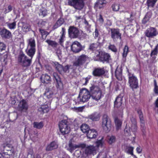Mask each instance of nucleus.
I'll list each match as a JSON object with an SVG mask.
<instances>
[{
	"mask_svg": "<svg viewBox=\"0 0 158 158\" xmlns=\"http://www.w3.org/2000/svg\"><path fill=\"white\" fill-rule=\"evenodd\" d=\"M129 52V47L127 45H126L123 49L122 56L123 58L126 60V57Z\"/></svg>",
	"mask_w": 158,
	"mask_h": 158,
	"instance_id": "obj_39",
	"label": "nucleus"
},
{
	"mask_svg": "<svg viewBox=\"0 0 158 158\" xmlns=\"http://www.w3.org/2000/svg\"><path fill=\"white\" fill-rule=\"evenodd\" d=\"M111 126V122L109 117L107 114H104L102 116V126L103 129L106 131H109Z\"/></svg>",
	"mask_w": 158,
	"mask_h": 158,
	"instance_id": "obj_6",
	"label": "nucleus"
},
{
	"mask_svg": "<svg viewBox=\"0 0 158 158\" xmlns=\"http://www.w3.org/2000/svg\"><path fill=\"white\" fill-rule=\"evenodd\" d=\"M5 44L3 42H0V51L5 50Z\"/></svg>",
	"mask_w": 158,
	"mask_h": 158,
	"instance_id": "obj_51",
	"label": "nucleus"
},
{
	"mask_svg": "<svg viewBox=\"0 0 158 158\" xmlns=\"http://www.w3.org/2000/svg\"><path fill=\"white\" fill-rule=\"evenodd\" d=\"M128 83L129 86L132 89H137L139 87L138 80L133 74L131 76V74H128Z\"/></svg>",
	"mask_w": 158,
	"mask_h": 158,
	"instance_id": "obj_7",
	"label": "nucleus"
},
{
	"mask_svg": "<svg viewBox=\"0 0 158 158\" xmlns=\"http://www.w3.org/2000/svg\"><path fill=\"white\" fill-rule=\"evenodd\" d=\"M7 25L10 29H14L16 27V22L14 21L12 23H8Z\"/></svg>",
	"mask_w": 158,
	"mask_h": 158,
	"instance_id": "obj_45",
	"label": "nucleus"
},
{
	"mask_svg": "<svg viewBox=\"0 0 158 158\" xmlns=\"http://www.w3.org/2000/svg\"><path fill=\"white\" fill-rule=\"evenodd\" d=\"M34 127L35 128H38L40 127V123L34 122L33 123Z\"/></svg>",
	"mask_w": 158,
	"mask_h": 158,
	"instance_id": "obj_61",
	"label": "nucleus"
},
{
	"mask_svg": "<svg viewBox=\"0 0 158 158\" xmlns=\"http://www.w3.org/2000/svg\"><path fill=\"white\" fill-rule=\"evenodd\" d=\"M114 122L116 126V130H118L121 127L122 123V121L119 119L117 117H116L115 118Z\"/></svg>",
	"mask_w": 158,
	"mask_h": 158,
	"instance_id": "obj_37",
	"label": "nucleus"
},
{
	"mask_svg": "<svg viewBox=\"0 0 158 158\" xmlns=\"http://www.w3.org/2000/svg\"><path fill=\"white\" fill-rule=\"evenodd\" d=\"M12 10V6L10 5L8 6V10L6 9L4 11V13L6 14L10 12Z\"/></svg>",
	"mask_w": 158,
	"mask_h": 158,
	"instance_id": "obj_57",
	"label": "nucleus"
},
{
	"mask_svg": "<svg viewBox=\"0 0 158 158\" xmlns=\"http://www.w3.org/2000/svg\"><path fill=\"white\" fill-rule=\"evenodd\" d=\"M158 53V43L155 47L154 49L152 50L150 53V56L152 57L153 62L156 60Z\"/></svg>",
	"mask_w": 158,
	"mask_h": 158,
	"instance_id": "obj_24",
	"label": "nucleus"
},
{
	"mask_svg": "<svg viewBox=\"0 0 158 158\" xmlns=\"http://www.w3.org/2000/svg\"><path fill=\"white\" fill-rule=\"evenodd\" d=\"M80 129L83 133H86L90 129L89 126L85 124H83L81 126Z\"/></svg>",
	"mask_w": 158,
	"mask_h": 158,
	"instance_id": "obj_38",
	"label": "nucleus"
},
{
	"mask_svg": "<svg viewBox=\"0 0 158 158\" xmlns=\"http://www.w3.org/2000/svg\"><path fill=\"white\" fill-rule=\"evenodd\" d=\"M58 144L56 141H54L52 142L50 144L48 145L46 150L47 151H50L57 148Z\"/></svg>",
	"mask_w": 158,
	"mask_h": 158,
	"instance_id": "obj_20",
	"label": "nucleus"
},
{
	"mask_svg": "<svg viewBox=\"0 0 158 158\" xmlns=\"http://www.w3.org/2000/svg\"><path fill=\"white\" fill-rule=\"evenodd\" d=\"M65 29L64 27H62L61 31L60 32V33L61 34V35L60 39H59V43L61 46H63V43L64 41V39L65 37Z\"/></svg>",
	"mask_w": 158,
	"mask_h": 158,
	"instance_id": "obj_25",
	"label": "nucleus"
},
{
	"mask_svg": "<svg viewBox=\"0 0 158 158\" xmlns=\"http://www.w3.org/2000/svg\"><path fill=\"white\" fill-rule=\"evenodd\" d=\"M42 15L43 16V17H44L47 15V11L45 9L42 11L41 12Z\"/></svg>",
	"mask_w": 158,
	"mask_h": 158,
	"instance_id": "obj_60",
	"label": "nucleus"
},
{
	"mask_svg": "<svg viewBox=\"0 0 158 158\" xmlns=\"http://www.w3.org/2000/svg\"><path fill=\"white\" fill-rule=\"evenodd\" d=\"M137 112L140 119L141 129L142 131L143 135H145L146 134V127L145 126V121L143 112L142 110L140 109H137Z\"/></svg>",
	"mask_w": 158,
	"mask_h": 158,
	"instance_id": "obj_11",
	"label": "nucleus"
},
{
	"mask_svg": "<svg viewBox=\"0 0 158 158\" xmlns=\"http://www.w3.org/2000/svg\"><path fill=\"white\" fill-rule=\"evenodd\" d=\"M44 95L48 99H51L52 98L53 93L49 88H47L44 93Z\"/></svg>",
	"mask_w": 158,
	"mask_h": 158,
	"instance_id": "obj_26",
	"label": "nucleus"
},
{
	"mask_svg": "<svg viewBox=\"0 0 158 158\" xmlns=\"http://www.w3.org/2000/svg\"><path fill=\"white\" fill-rule=\"evenodd\" d=\"M136 151L138 153H140L142 152V149L141 148L140 146H139L136 148Z\"/></svg>",
	"mask_w": 158,
	"mask_h": 158,
	"instance_id": "obj_63",
	"label": "nucleus"
},
{
	"mask_svg": "<svg viewBox=\"0 0 158 158\" xmlns=\"http://www.w3.org/2000/svg\"><path fill=\"white\" fill-rule=\"evenodd\" d=\"M18 107L19 110L21 111L27 110L28 109V106L26 100L23 99L20 101Z\"/></svg>",
	"mask_w": 158,
	"mask_h": 158,
	"instance_id": "obj_18",
	"label": "nucleus"
},
{
	"mask_svg": "<svg viewBox=\"0 0 158 158\" xmlns=\"http://www.w3.org/2000/svg\"><path fill=\"white\" fill-rule=\"evenodd\" d=\"M92 98L96 101H98L103 96L102 92L98 87L92 85L89 87Z\"/></svg>",
	"mask_w": 158,
	"mask_h": 158,
	"instance_id": "obj_1",
	"label": "nucleus"
},
{
	"mask_svg": "<svg viewBox=\"0 0 158 158\" xmlns=\"http://www.w3.org/2000/svg\"><path fill=\"white\" fill-rule=\"evenodd\" d=\"M69 36L71 38H76L80 34L78 29L74 26H70L68 30Z\"/></svg>",
	"mask_w": 158,
	"mask_h": 158,
	"instance_id": "obj_8",
	"label": "nucleus"
},
{
	"mask_svg": "<svg viewBox=\"0 0 158 158\" xmlns=\"http://www.w3.org/2000/svg\"><path fill=\"white\" fill-rule=\"evenodd\" d=\"M98 150L94 146L90 145L87 147L85 150V154L87 155H96Z\"/></svg>",
	"mask_w": 158,
	"mask_h": 158,
	"instance_id": "obj_16",
	"label": "nucleus"
},
{
	"mask_svg": "<svg viewBox=\"0 0 158 158\" xmlns=\"http://www.w3.org/2000/svg\"><path fill=\"white\" fill-rule=\"evenodd\" d=\"M115 76L116 78L119 81L122 79V70L121 69H116L115 73Z\"/></svg>",
	"mask_w": 158,
	"mask_h": 158,
	"instance_id": "obj_34",
	"label": "nucleus"
},
{
	"mask_svg": "<svg viewBox=\"0 0 158 158\" xmlns=\"http://www.w3.org/2000/svg\"><path fill=\"white\" fill-rule=\"evenodd\" d=\"M60 130L63 135L68 134L70 131V127L67 120H63L59 124Z\"/></svg>",
	"mask_w": 158,
	"mask_h": 158,
	"instance_id": "obj_5",
	"label": "nucleus"
},
{
	"mask_svg": "<svg viewBox=\"0 0 158 158\" xmlns=\"http://www.w3.org/2000/svg\"><path fill=\"white\" fill-rule=\"evenodd\" d=\"M11 147V145L7 142L3 143L2 144L1 146V147L3 148L4 150H6L7 151L10 150V149H8L7 148H10Z\"/></svg>",
	"mask_w": 158,
	"mask_h": 158,
	"instance_id": "obj_43",
	"label": "nucleus"
},
{
	"mask_svg": "<svg viewBox=\"0 0 158 158\" xmlns=\"http://www.w3.org/2000/svg\"><path fill=\"white\" fill-rule=\"evenodd\" d=\"M95 44L94 43H92L90 45L89 49L91 51H94L96 49V47H95Z\"/></svg>",
	"mask_w": 158,
	"mask_h": 158,
	"instance_id": "obj_56",
	"label": "nucleus"
},
{
	"mask_svg": "<svg viewBox=\"0 0 158 158\" xmlns=\"http://www.w3.org/2000/svg\"><path fill=\"white\" fill-rule=\"evenodd\" d=\"M27 55L31 57V59L35 52V48H27L26 50Z\"/></svg>",
	"mask_w": 158,
	"mask_h": 158,
	"instance_id": "obj_30",
	"label": "nucleus"
},
{
	"mask_svg": "<svg viewBox=\"0 0 158 158\" xmlns=\"http://www.w3.org/2000/svg\"><path fill=\"white\" fill-rule=\"evenodd\" d=\"M87 137L90 139L96 138L98 135V133L94 129H89L86 133Z\"/></svg>",
	"mask_w": 158,
	"mask_h": 158,
	"instance_id": "obj_21",
	"label": "nucleus"
},
{
	"mask_svg": "<svg viewBox=\"0 0 158 158\" xmlns=\"http://www.w3.org/2000/svg\"><path fill=\"white\" fill-rule=\"evenodd\" d=\"M84 23L85 25V27L87 28V29H89L90 28L91 25L89 24L88 22L85 19Z\"/></svg>",
	"mask_w": 158,
	"mask_h": 158,
	"instance_id": "obj_58",
	"label": "nucleus"
},
{
	"mask_svg": "<svg viewBox=\"0 0 158 158\" xmlns=\"http://www.w3.org/2000/svg\"><path fill=\"white\" fill-rule=\"evenodd\" d=\"M108 48L113 52H116L117 51V48L114 45L110 44Z\"/></svg>",
	"mask_w": 158,
	"mask_h": 158,
	"instance_id": "obj_46",
	"label": "nucleus"
},
{
	"mask_svg": "<svg viewBox=\"0 0 158 158\" xmlns=\"http://www.w3.org/2000/svg\"><path fill=\"white\" fill-rule=\"evenodd\" d=\"M69 151L72 153L73 151L77 148H79L80 146L79 145H74L71 141H70L69 145Z\"/></svg>",
	"mask_w": 158,
	"mask_h": 158,
	"instance_id": "obj_35",
	"label": "nucleus"
},
{
	"mask_svg": "<svg viewBox=\"0 0 158 158\" xmlns=\"http://www.w3.org/2000/svg\"><path fill=\"white\" fill-rule=\"evenodd\" d=\"M154 92L156 94L158 95V86L157 85L156 80H154Z\"/></svg>",
	"mask_w": 158,
	"mask_h": 158,
	"instance_id": "obj_48",
	"label": "nucleus"
},
{
	"mask_svg": "<svg viewBox=\"0 0 158 158\" xmlns=\"http://www.w3.org/2000/svg\"><path fill=\"white\" fill-rule=\"evenodd\" d=\"M91 97L90 91L86 89H84L80 92L77 97L78 99L79 98L80 101L77 102H85L88 101Z\"/></svg>",
	"mask_w": 158,
	"mask_h": 158,
	"instance_id": "obj_4",
	"label": "nucleus"
},
{
	"mask_svg": "<svg viewBox=\"0 0 158 158\" xmlns=\"http://www.w3.org/2000/svg\"><path fill=\"white\" fill-rule=\"evenodd\" d=\"M101 116L100 114L98 112H94L88 116L89 119L93 121H97L99 120Z\"/></svg>",
	"mask_w": 158,
	"mask_h": 158,
	"instance_id": "obj_19",
	"label": "nucleus"
},
{
	"mask_svg": "<svg viewBox=\"0 0 158 158\" xmlns=\"http://www.w3.org/2000/svg\"><path fill=\"white\" fill-rule=\"evenodd\" d=\"M18 61L21 65L24 68H27L31 63V59H29L23 52H20L18 57Z\"/></svg>",
	"mask_w": 158,
	"mask_h": 158,
	"instance_id": "obj_2",
	"label": "nucleus"
},
{
	"mask_svg": "<svg viewBox=\"0 0 158 158\" xmlns=\"http://www.w3.org/2000/svg\"><path fill=\"white\" fill-rule=\"evenodd\" d=\"M123 97L120 95L118 96L116 98L114 103V107L119 108L121 107L122 103Z\"/></svg>",
	"mask_w": 158,
	"mask_h": 158,
	"instance_id": "obj_22",
	"label": "nucleus"
},
{
	"mask_svg": "<svg viewBox=\"0 0 158 158\" xmlns=\"http://www.w3.org/2000/svg\"><path fill=\"white\" fill-rule=\"evenodd\" d=\"M90 79V77H87L86 78H83L82 79V81H84V83L83 84L84 85H87V84L89 82V80Z\"/></svg>",
	"mask_w": 158,
	"mask_h": 158,
	"instance_id": "obj_55",
	"label": "nucleus"
},
{
	"mask_svg": "<svg viewBox=\"0 0 158 158\" xmlns=\"http://www.w3.org/2000/svg\"><path fill=\"white\" fill-rule=\"evenodd\" d=\"M134 148L132 147L129 146L128 147V150L127 153H129L131 155H133V154Z\"/></svg>",
	"mask_w": 158,
	"mask_h": 158,
	"instance_id": "obj_50",
	"label": "nucleus"
},
{
	"mask_svg": "<svg viewBox=\"0 0 158 158\" xmlns=\"http://www.w3.org/2000/svg\"><path fill=\"white\" fill-rule=\"evenodd\" d=\"M105 73V70L104 67L95 68L92 72V74L94 77H101Z\"/></svg>",
	"mask_w": 158,
	"mask_h": 158,
	"instance_id": "obj_15",
	"label": "nucleus"
},
{
	"mask_svg": "<svg viewBox=\"0 0 158 158\" xmlns=\"http://www.w3.org/2000/svg\"><path fill=\"white\" fill-rule=\"evenodd\" d=\"M28 48H35V41L34 38H31L27 40Z\"/></svg>",
	"mask_w": 158,
	"mask_h": 158,
	"instance_id": "obj_29",
	"label": "nucleus"
},
{
	"mask_svg": "<svg viewBox=\"0 0 158 158\" xmlns=\"http://www.w3.org/2000/svg\"><path fill=\"white\" fill-rule=\"evenodd\" d=\"M22 28L25 31H27L29 30L30 27L28 24H24L23 25Z\"/></svg>",
	"mask_w": 158,
	"mask_h": 158,
	"instance_id": "obj_52",
	"label": "nucleus"
},
{
	"mask_svg": "<svg viewBox=\"0 0 158 158\" xmlns=\"http://www.w3.org/2000/svg\"><path fill=\"white\" fill-rule=\"evenodd\" d=\"M87 59V56L85 54H82L77 57V60L73 63V65L76 67H81L85 63Z\"/></svg>",
	"mask_w": 158,
	"mask_h": 158,
	"instance_id": "obj_10",
	"label": "nucleus"
},
{
	"mask_svg": "<svg viewBox=\"0 0 158 158\" xmlns=\"http://www.w3.org/2000/svg\"><path fill=\"white\" fill-rule=\"evenodd\" d=\"M111 37L114 41L116 42L119 39L121 40L122 34L120 32V30L118 28H111L110 29Z\"/></svg>",
	"mask_w": 158,
	"mask_h": 158,
	"instance_id": "obj_9",
	"label": "nucleus"
},
{
	"mask_svg": "<svg viewBox=\"0 0 158 158\" xmlns=\"http://www.w3.org/2000/svg\"><path fill=\"white\" fill-rule=\"evenodd\" d=\"M53 66L56 70L60 74H62V70L63 66L59 64L58 62H53Z\"/></svg>",
	"mask_w": 158,
	"mask_h": 158,
	"instance_id": "obj_32",
	"label": "nucleus"
},
{
	"mask_svg": "<svg viewBox=\"0 0 158 158\" xmlns=\"http://www.w3.org/2000/svg\"><path fill=\"white\" fill-rule=\"evenodd\" d=\"M64 22V21L63 19L61 18H60L57 20L55 25L53 26V28L55 29L58 28L62 25Z\"/></svg>",
	"mask_w": 158,
	"mask_h": 158,
	"instance_id": "obj_33",
	"label": "nucleus"
},
{
	"mask_svg": "<svg viewBox=\"0 0 158 158\" xmlns=\"http://www.w3.org/2000/svg\"><path fill=\"white\" fill-rule=\"evenodd\" d=\"M137 124L131 125V129L132 131L135 132L137 130Z\"/></svg>",
	"mask_w": 158,
	"mask_h": 158,
	"instance_id": "obj_53",
	"label": "nucleus"
},
{
	"mask_svg": "<svg viewBox=\"0 0 158 158\" xmlns=\"http://www.w3.org/2000/svg\"><path fill=\"white\" fill-rule=\"evenodd\" d=\"M98 20L100 22H101L102 23H103L104 21L102 16L101 14L99 15Z\"/></svg>",
	"mask_w": 158,
	"mask_h": 158,
	"instance_id": "obj_62",
	"label": "nucleus"
},
{
	"mask_svg": "<svg viewBox=\"0 0 158 158\" xmlns=\"http://www.w3.org/2000/svg\"><path fill=\"white\" fill-rule=\"evenodd\" d=\"M154 104L155 105V107L156 108H158V97L156 100Z\"/></svg>",
	"mask_w": 158,
	"mask_h": 158,
	"instance_id": "obj_64",
	"label": "nucleus"
},
{
	"mask_svg": "<svg viewBox=\"0 0 158 158\" xmlns=\"http://www.w3.org/2000/svg\"><path fill=\"white\" fill-rule=\"evenodd\" d=\"M41 81L44 83L47 84L51 80L50 76L47 74H43L40 77Z\"/></svg>",
	"mask_w": 158,
	"mask_h": 158,
	"instance_id": "obj_23",
	"label": "nucleus"
},
{
	"mask_svg": "<svg viewBox=\"0 0 158 158\" xmlns=\"http://www.w3.org/2000/svg\"><path fill=\"white\" fill-rule=\"evenodd\" d=\"M157 0H147V3L148 7H153Z\"/></svg>",
	"mask_w": 158,
	"mask_h": 158,
	"instance_id": "obj_41",
	"label": "nucleus"
},
{
	"mask_svg": "<svg viewBox=\"0 0 158 158\" xmlns=\"http://www.w3.org/2000/svg\"><path fill=\"white\" fill-rule=\"evenodd\" d=\"M40 109H41L42 110L40 113L43 114L44 113H48L50 109L49 107L47 104L41 105L40 107Z\"/></svg>",
	"mask_w": 158,
	"mask_h": 158,
	"instance_id": "obj_36",
	"label": "nucleus"
},
{
	"mask_svg": "<svg viewBox=\"0 0 158 158\" xmlns=\"http://www.w3.org/2000/svg\"><path fill=\"white\" fill-rule=\"evenodd\" d=\"M103 137H102L101 139L98 140L95 143V146H94L98 151L99 148H102L103 147L104 143V141L103 140Z\"/></svg>",
	"mask_w": 158,
	"mask_h": 158,
	"instance_id": "obj_27",
	"label": "nucleus"
},
{
	"mask_svg": "<svg viewBox=\"0 0 158 158\" xmlns=\"http://www.w3.org/2000/svg\"><path fill=\"white\" fill-rule=\"evenodd\" d=\"M110 56L107 53L102 52H99V54L94 56V60L95 61L109 63L110 59Z\"/></svg>",
	"mask_w": 158,
	"mask_h": 158,
	"instance_id": "obj_3",
	"label": "nucleus"
},
{
	"mask_svg": "<svg viewBox=\"0 0 158 158\" xmlns=\"http://www.w3.org/2000/svg\"><path fill=\"white\" fill-rule=\"evenodd\" d=\"M130 119L132 123L131 125L137 124L136 119L135 118L132 116L131 118Z\"/></svg>",
	"mask_w": 158,
	"mask_h": 158,
	"instance_id": "obj_59",
	"label": "nucleus"
},
{
	"mask_svg": "<svg viewBox=\"0 0 158 158\" xmlns=\"http://www.w3.org/2000/svg\"><path fill=\"white\" fill-rule=\"evenodd\" d=\"M104 4V1L97 0L94 5V8L95 9H101L103 7Z\"/></svg>",
	"mask_w": 158,
	"mask_h": 158,
	"instance_id": "obj_31",
	"label": "nucleus"
},
{
	"mask_svg": "<svg viewBox=\"0 0 158 158\" xmlns=\"http://www.w3.org/2000/svg\"><path fill=\"white\" fill-rule=\"evenodd\" d=\"M54 81L56 82V88L59 90L62 89L63 87V85L60 76L56 73L53 74Z\"/></svg>",
	"mask_w": 158,
	"mask_h": 158,
	"instance_id": "obj_12",
	"label": "nucleus"
},
{
	"mask_svg": "<svg viewBox=\"0 0 158 158\" xmlns=\"http://www.w3.org/2000/svg\"><path fill=\"white\" fill-rule=\"evenodd\" d=\"M108 143L110 144H111L116 141V137L113 135L108 136L107 137Z\"/></svg>",
	"mask_w": 158,
	"mask_h": 158,
	"instance_id": "obj_40",
	"label": "nucleus"
},
{
	"mask_svg": "<svg viewBox=\"0 0 158 158\" xmlns=\"http://www.w3.org/2000/svg\"><path fill=\"white\" fill-rule=\"evenodd\" d=\"M152 13L151 11L148 12L146 14L145 16L143 19L142 23L143 24H145L148 22L151 18L152 15Z\"/></svg>",
	"mask_w": 158,
	"mask_h": 158,
	"instance_id": "obj_28",
	"label": "nucleus"
},
{
	"mask_svg": "<svg viewBox=\"0 0 158 158\" xmlns=\"http://www.w3.org/2000/svg\"><path fill=\"white\" fill-rule=\"evenodd\" d=\"M7 55H5L1 58V61L4 62L5 64H6L7 62Z\"/></svg>",
	"mask_w": 158,
	"mask_h": 158,
	"instance_id": "obj_54",
	"label": "nucleus"
},
{
	"mask_svg": "<svg viewBox=\"0 0 158 158\" xmlns=\"http://www.w3.org/2000/svg\"><path fill=\"white\" fill-rule=\"evenodd\" d=\"M46 42L48 44V45L51 46L53 48H56L57 45V43L55 41L48 40H46Z\"/></svg>",
	"mask_w": 158,
	"mask_h": 158,
	"instance_id": "obj_42",
	"label": "nucleus"
},
{
	"mask_svg": "<svg viewBox=\"0 0 158 158\" xmlns=\"http://www.w3.org/2000/svg\"><path fill=\"white\" fill-rule=\"evenodd\" d=\"M111 7L114 11H117L119 9V5L118 4H114L112 5Z\"/></svg>",
	"mask_w": 158,
	"mask_h": 158,
	"instance_id": "obj_47",
	"label": "nucleus"
},
{
	"mask_svg": "<svg viewBox=\"0 0 158 158\" xmlns=\"http://www.w3.org/2000/svg\"><path fill=\"white\" fill-rule=\"evenodd\" d=\"M71 66V65H67L64 67H62V73H66L67 72L69 73V69L70 67Z\"/></svg>",
	"mask_w": 158,
	"mask_h": 158,
	"instance_id": "obj_44",
	"label": "nucleus"
},
{
	"mask_svg": "<svg viewBox=\"0 0 158 158\" xmlns=\"http://www.w3.org/2000/svg\"><path fill=\"white\" fill-rule=\"evenodd\" d=\"M0 35L3 39H9L11 35V32L7 29L3 28L0 31Z\"/></svg>",
	"mask_w": 158,
	"mask_h": 158,
	"instance_id": "obj_17",
	"label": "nucleus"
},
{
	"mask_svg": "<svg viewBox=\"0 0 158 158\" xmlns=\"http://www.w3.org/2000/svg\"><path fill=\"white\" fill-rule=\"evenodd\" d=\"M71 49L74 53H77L81 51L82 50V48L79 42L75 41L71 45Z\"/></svg>",
	"mask_w": 158,
	"mask_h": 158,
	"instance_id": "obj_14",
	"label": "nucleus"
},
{
	"mask_svg": "<svg viewBox=\"0 0 158 158\" xmlns=\"http://www.w3.org/2000/svg\"><path fill=\"white\" fill-rule=\"evenodd\" d=\"M93 35L94 36V37L95 39H97L99 35V31L97 28L95 29L94 32L93 33Z\"/></svg>",
	"mask_w": 158,
	"mask_h": 158,
	"instance_id": "obj_49",
	"label": "nucleus"
},
{
	"mask_svg": "<svg viewBox=\"0 0 158 158\" xmlns=\"http://www.w3.org/2000/svg\"><path fill=\"white\" fill-rule=\"evenodd\" d=\"M158 34V32L156 28L150 27L148 28L145 32V35L147 37L152 38Z\"/></svg>",
	"mask_w": 158,
	"mask_h": 158,
	"instance_id": "obj_13",
	"label": "nucleus"
}]
</instances>
